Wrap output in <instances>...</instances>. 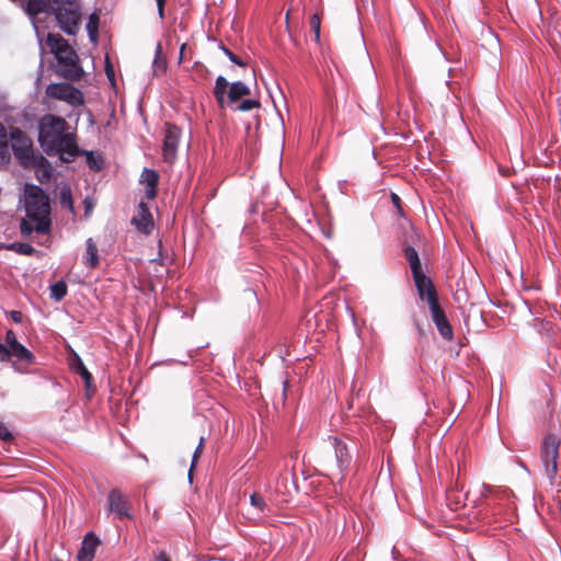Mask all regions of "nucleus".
<instances>
[{"instance_id":"21","label":"nucleus","mask_w":561,"mask_h":561,"mask_svg":"<svg viewBox=\"0 0 561 561\" xmlns=\"http://www.w3.org/2000/svg\"><path fill=\"white\" fill-rule=\"evenodd\" d=\"M69 92L65 94L61 101L66 102L72 107H79L84 104V96L83 93L72 84L70 85V89H68Z\"/></svg>"},{"instance_id":"9","label":"nucleus","mask_w":561,"mask_h":561,"mask_svg":"<svg viewBox=\"0 0 561 561\" xmlns=\"http://www.w3.org/2000/svg\"><path fill=\"white\" fill-rule=\"evenodd\" d=\"M560 443L561 442L557 435L548 434L541 445V462L550 481L554 479L558 472Z\"/></svg>"},{"instance_id":"29","label":"nucleus","mask_w":561,"mask_h":561,"mask_svg":"<svg viewBox=\"0 0 561 561\" xmlns=\"http://www.w3.org/2000/svg\"><path fill=\"white\" fill-rule=\"evenodd\" d=\"M204 442H205L204 437H201L199 438V443H198V445L196 446V448H195V450L193 453L191 466H190L188 473H187V478H188L190 483H192L193 469H194V467H195L199 456L203 453Z\"/></svg>"},{"instance_id":"10","label":"nucleus","mask_w":561,"mask_h":561,"mask_svg":"<svg viewBox=\"0 0 561 561\" xmlns=\"http://www.w3.org/2000/svg\"><path fill=\"white\" fill-rule=\"evenodd\" d=\"M107 502L108 511L115 516V518L123 520L126 518L131 519L134 517L130 513L126 499L118 489H113L108 492Z\"/></svg>"},{"instance_id":"49","label":"nucleus","mask_w":561,"mask_h":561,"mask_svg":"<svg viewBox=\"0 0 561 561\" xmlns=\"http://www.w3.org/2000/svg\"><path fill=\"white\" fill-rule=\"evenodd\" d=\"M34 27H35V31H36L37 36L39 37V34H38V27H37L36 25H35Z\"/></svg>"},{"instance_id":"22","label":"nucleus","mask_w":561,"mask_h":561,"mask_svg":"<svg viewBox=\"0 0 561 561\" xmlns=\"http://www.w3.org/2000/svg\"><path fill=\"white\" fill-rule=\"evenodd\" d=\"M79 154L85 156V161L89 168L93 171H101L104 165L103 158L100 153H95L93 151L79 150Z\"/></svg>"},{"instance_id":"36","label":"nucleus","mask_w":561,"mask_h":561,"mask_svg":"<svg viewBox=\"0 0 561 561\" xmlns=\"http://www.w3.org/2000/svg\"><path fill=\"white\" fill-rule=\"evenodd\" d=\"M10 162L9 145L0 144V168Z\"/></svg>"},{"instance_id":"32","label":"nucleus","mask_w":561,"mask_h":561,"mask_svg":"<svg viewBox=\"0 0 561 561\" xmlns=\"http://www.w3.org/2000/svg\"><path fill=\"white\" fill-rule=\"evenodd\" d=\"M219 49L228 57V59L239 67H244L247 64L236 54H233L227 46L224 44L219 45Z\"/></svg>"},{"instance_id":"14","label":"nucleus","mask_w":561,"mask_h":561,"mask_svg":"<svg viewBox=\"0 0 561 561\" xmlns=\"http://www.w3.org/2000/svg\"><path fill=\"white\" fill-rule=\"evenodd\" d=\"M140 183L146 185V197L153 199L157 196V186L159 183V174L152 169L145 168L140 175Z\"/></svg>"},{"instance_id":"48","label":"nucleus","mask_w":561,"mask_h":561,"mask_svg":"<svg viewBox=\"0 0 561 561\" xmlns=\"http://www.w3.org/2000/svg\"><path fill=\"white\" fill-rule=\"evenodd\" d=\"M156 561H171L170 558L167 556L165 552L161 551L156 557Z\"/></svg>"},{"instance_id":"30","label":"nucleus","mask_w":561,"mask_h":561,"mask_svg":"<svg viewBox=\"0 0 561 561\" xmlns=\"http://www.w3.org/2000/svg\"><path fill=\"white\" fill-rule=\"evenodd\" d=\"M250 504L254 507L259 513H263L266 508V503L264 497L259 493H252L250 495Z\"/></svg>"},{"instance_id":"25","label":"nucleus","mask_w":561,"mask_h":561,"mask_svg":"<svg viewBox=\"0 0 561 561\" xmlns=\"http://www.w3.org/2000/svg\"><path fill=\"white\" fill-rule=\"evenodd\" d=\"M36 222L34 230L38 233L47 234L50 232L51 221L49 214L39 215L36 219H32Z\"/></svg>"},{"instance_id":"1","label":"nucleus","mask_w":561,"mask_h":561,"mask_svg":"<svg viewBox=\"0 0 561 561\" xmlns=\"http://www.w3.org/2000/svg\"><path fill=\"white\" fill-rule=\"evenodd\" d=\"M66 127L65 118L45 115L38 125V142L47 156L58 154L61 161L72 162L79 156V148Z\"/></svg>"},{"instance_id":"26","label":"nucleus","mask_w":561,"mask_h":561,"mask_svg":"<svg viewBox=\"0 0 561 561\" xmlns=\"http://www.w3.org/2000/svg\"><path fill=\"white\" fill-rule=\"evenodd\" d=\"M67 295V284L58 280L50 286V298L55 301L62 300Z\"/></svg>"},{"instance_id":"13","label":"nucleus","mask_w":561,"mask_h":561,"mask_svg":"<svg viewBox=\"0 0 561 561\" xmlns=\"http://www.w3.org/2000/svg\"><path fill=\"white\" fill-rule=\"evenodd\" d=\"M100 545L99 537L93 533L89 531L81 542V548L78 551V561H92L95 554V549Z\"/></svg>"},{"instance_id":"2","label":"nucleus","mask_w":561,"mask_h":561,"mask_svg":"<svg viewBox=\"0 0 561 561\" xmlns=\"http://www.w3.org/2000/svg\"><path fill=\"white\" fill-rule=\"evenodd\" d=\"M26 13L35 16L38 13H54L59 28L67 35H76L81 22L78 0H27Z\"/></svg>"},{"instance_id":"18","label":"nucleus","mask_w":561,"mask_h":561,"mask_svg":"<svg viewBox=\"0 0 561 561\" xmlns=\"http://www.w3.org/2000/svg\"><path fill=\"white\" fill-rule=\"evenodd\" d=\"M11 356L27 364L35 363L34 354L20 342L11 347Z\"/></svg>"},{"instance_id":"33","label":"nucleus","mask_w":561,"mask_h":561,"mask_svg":"<svg viewBox=\"0 0 561 561\" xmlns=\"http://www.w3.org/2000/svg\"><path fill=\"white\" fill-rule=\"evenodd\" d=\"M310 28L314 34V41L318 43L320 41V27H321V20L320 16L314 13L310 16Z\"/></svg>"},{"instance_id":"3","label":"nucleus","mask_w":561,"mask_h":561,"mask_svg":"<svg viewBox=\"0 0 561 561\" xmlns=\"http://www.w3.org/2000/svg\"><path fill=\"white\" fill-rule=\"evenodd\" d=\"M46 45L54 55L57 66L56 73L69 81H78L83 76V69L79 64L76 50L58 33H48Z\"/></svg>"},{"instance_id":"15","label":"nucleus","mask_w":561,"mask_h":561,"mask_svg":"<svg viewBox=\"0 0 561 561\" xmlns=\"http://www.w3.org/2000/svg\"><path fill=\"white\" fill-rule=\"evenodd\" d=\"M82 263L89 268H95L100 263L98 245L92 238L85 240V255Z\"/></svg>"},{"instance_id":"37","label":"nucleus","mask_w":561,"mask_h":561,"mask_svg":"<svg viewBox=\"0 0 561 561\" xmlns=\"http://www.w3.org/2000/svg\"><path fill=\"white\" fill-rule=\"evenodd\" d=\"M11 359V347L0 342V362H9Z\"/></svg>"},{"instance_id":"16","label":"nucleus","mask_w":561,"mask_h":561,"mask_svg":"<svg viewBox=\"0 0 561 561\" xmlns=\"http://www.w3.org/2000/svg\"><path fill=\"white\" fill-rule=\"evenodd\" d=\"M251 93L250 88L242 81H234L230 84L228 90L229 106H233L241 98Z\"/></svg>"},{"instance_id":"46","label":"nucleus","mask_w":561,"mask_h":561,"mask_svg":"<svg viewBox=\"0 0 561 561\" xmlns=\"http://www.w3.org/2000/svg\"><path fill=\"white\" fill-rule=\"evenodd\" d=\"M391 201H392V203H393V205L396 207L401 209V205H400L401 204V198L397 194H394V193L391 194Z\"/></svg>"},{"instance_id":"5","label":"nucleus","mask_w":561,"mask_h":561,"mask_svg":"<svg viewBox=\"0 0 561 561\" xmlns=\"http://www.w3.org/2000/svg\"><path fill=\"white\" fill-rule=\"evenodd\" d=\"M11 140V150L23 168H30L31 164H45L47 159L33 149V141L27 134L19 127H13L9 134Z\"/></svg>"},{"instance_id":"24","label":"nucleus","mask_w":561,"mask_h":561,"mask_svg":"<svg viewBox=\"0 0 561 561\" xmlns=\"http://www.w3.org/2000/svg\"><path fill=\"white\" fill-rule=\"evenodd\" d=\"M59 203L61 208L67 209L70 213H75L71 188L67 184L60 187Z\"/></svg>"},{"instance_id":"27","label":"nucleus","mask_w":561,"mask_h":561,"mask_svg":"<svg viewBox=\"0 0 561 561\" xmlns=\"http://www.w3.org/2000/svg\"><path fill=\"white\" fill-rule=\"evenodd\" d=\"M30 168L36 169V176L37 179L43 183L45 181H48L51 178V168L50 163L47 160V163L45 164H31Z\"/></svg>"},{"instance_id":"20","label":"nucleus","mask_w":561,"mask_h":561,"mask_svg":"<svg viewBox=\"0 0 561 561\" xmlns=\"http://www.w3.org/2000/svg\"><path fill=\"white\" fill-rule=\"evenodd\" d=\"M99 23H100V15L96 11H94L89 15V19H88V22L85 25L89 39L94 44L98 42Z\"/></svg>"},{"instance_id":"8","label":"nucleus","mask_w":561,"mask_h":561,"mask_svg":"<svg viewBox=\"0 0 561 561\" xmlns=\"http://www.w3.org/2000/svg\"><path fill=\"white\" fill-rule=\"evenodd\" d=\"M403 254L410 264L412 276H413V279L415 283V287L417 289L419 297L421 300H424L425 290L433 288L434 287L433 283L431 280V278H428L424 274V272L422 270L421 260L419 257V253L414 247L405 245L403 248Z\"/></svg>"},{"instance_id":"41","label":"nucleus","mask_w":561,"mask_h":561,"mask_svg":"<svg viewBox=\"0 0 561 561\" xmlns=\"http://www.w3.org/2000/svg\"><path fill=\"white\" fill-rule=\"evenodd\" d=\"M160 54H161V45L158 44L157 50H156V58L153 60V65L158 66V67H161L164 70L165 67H167V64H165L164 59H159Z\"/></svg>"},{"instance_id":"28","label":"nucleus","mask_w":561,"mask_h":561,"mask_svg":"<svg viewBox=\"0 0 561 561\" xmlns=\"http://www.w3.org/2000/svg\"><path fill=\"white\" fill-rule=\"evenodd\" d=\"M260 106H261L260 101L245 99V100L241 101L239 104L231 106L230 108L232 111L249 112L253 108H259Z\"/></svg>"},{"instance_id":"7","label":"nucleus","mask_w":561,"mask_h":561,"mask_svg":"<svg viewBox=\"0 0 561 561\" xmlns=\"http://www.w3.org/2000/svg\"><path fill=\"white\" fill-rule=\"evenodd\" d=\"M424 299L428 304L432 320L436 325L439 334L443 339L451 341L454 337V331L444 309L439 305L437 293L434 287L425 290Z\"/></svg>"},{"instance_id":"47","label":"nucleus","mask_w":561,"mask_h":561,"mask_svg":"<svg viewBox=\"0 0 561 561\" xmlns=\"http://www.w3.org/2000/svg\"><path fill=\"white\" fill-rule=\"evenodd\" d=\"M283 385V391H282V401L283 403H285V400H286V393H287V388H288V380H284L282 382Z\"/></svg>"},{"instance_id":"23","label":"nucleus","mask_w":561,"mask_h":561,"mask_svg":"<svg viewBox=\"0 0 561 561\" xmlns=\"http://www.w3.org/2000/svg\"><path fill=\"white\" fill-rule=\"evenodd\" d=\"M75 370L83 379L87 392L89 393L90 390H92V392H94L95 388L91 387L92 386V379H93L92 375L87 369V367L84 366L83 362L81 360V358L78 355H77V366L75 367Z\"/></svg>"},{"instance_id":"6","label":"nucleus","mask_w":561,"mask_h":561,"mask_svg":"<svg viewBox=\"0 0 561 561\" xmlns=\"http://www.w3.org/2000/svg\"><path fill=\"white\" fill-rule=\"evenodd\" d=\"M24 208L30 219L49 214L48 196L43 188L36 184H26L24 187Z\"/></svg>"},{"instance_id":"42","label":"nucleus","mask_w":561,"mask_h":561,"mask_svg":"<svg viewBox=\"0 0 561 561\" xmlns=\"http://www.w3.org/2000/svg\"><path fill=\"white\" fill-rule=\"evenodd\" d=\"M165 1H167V0H156V2H157L158 15H159L160 20H163V19H164V5H165Z\"/></svg>"},{"instance_id":"19","label":"nucleus","mask_w":561,"mask_h":561,"mask_svg":"<svg viewBox=\"0 0 561 561\" xmlns=\"http://www.w3.org/2000/svg\"><path fill=\"white\" fill-rule=\"evenodd\" d=\"M0 249H5L9 251H13L15 253L22 255H34L37 253V250L26 242H12L8 244H0Z\"/></svg>"},{"instance_id":"12","label":"nucleus","mask_w":561,"mask_h":561,"mask_svg":"<svg viewBox=\"0 0 561 561\" xmlns=\"http://www.w3.org/2000/svg\"><path fill=\"white\" fill-rule=\"evenodd\" d=\"M130 222H131V225H134L136 227V229L139 232L147 234V236L151 233L154 222H153L152 215L149 210V207L147 206V204L145 202L141 201L139 203L138 215L136 217H133Z\"/></svg>"},{"instance_id":"4","label":"nucleus","mask_w":561,"mask_h":561,"mask_svg":"<svg viewBox=\"0 0 561 561\" xmlns=\"http://www.w3.org/2000/svg\"><path fill=\"white\" fill-rule=\"evenodd\" d=\"M328 443L330 451L333 453L334 460L331 457H323L319 460L324 474L331 479L337 478L342 482L350 470L353 457L347 444L337 436H329Z\"/></svg>"},{"instance_id":"38","label":"nucleus","mask_w":561,"mask_h":561,"mask_svg":"<svg viewBox=\"0 0 561 561\" xmlns=\"http://www.w3.org/2000/svg\"><path fill=\"white\" fill-rule=\"evenodd\" d=\"M20 231L23 237H28L34 231V227L26 219H22Z\"/></svg>"},{"instance_id":"43","label":"nucleus","mask_w":561,"mask_h":561,"mask_svg":"<svg viewBox=\"0 0 561 561\" xmlns=\"http://www.w3.org/2000/svg\"><path fill=\"white\" fill-rule=\"evenodd\" d=\"M10 318L15 323H21L23 321V313L21 311H19V310H12L10 312Z\"/></svg>"},{"instance_id":"40","label":"nucleus","mask_w":561,"mask_h":561,"mask_svg":"<svg viewBox=\"0 0 561 561\" xmlns=\"http://www.w3.org/2000/svg\"><path fill=\"white\" fill-rule=\"evenodd\" d=\"M18 339H16V335L15 333L13 332V330H8L5 332V345L9 346V347H12L13 345H15L18 343Z\"/></svg>"},{"instance_id":"11","label":"nucleus","mask_w":561,"mask_h":561,"mask_svg":"<svg viewBox=\"0 0 561 561\" xmlns=\"http://www.w3.org/2000/svg\"><path fill=\"white\" fill-rule=\"evenodd\" d=\"M181 130L173 125H168L164 134L162 154L167 162H173L179 147Z\"/></svg>"},{"instance_id":"50","label":"nucleus","mask_w":561,"mask_h":561,"mask_svg":"<svg viewBox=\"0 0 561 561\" xmlns=\"http://www.w3.org/2000/svg\"><path fill=\"white\" fill-rule=\"evenodd\" d=\"M53 561H61V560H59V559H55V560H53Z\"/></svg>"},{"instance_id":"39","label":"nucleus","mask_w":561,"mask_h":561,"mask_svg":"<svg viewBox=\"0 0 561 561\" xmlns=\"http://www.w3.org/2000/svg\"><path fill=\"white\" fill-rule=\"evenodd\" d=\"M216 102L220 108L229 106L228 93H214Z\"/></svg>"},{"instance_id":"34","label":"nucleus","mask_w":561,"mask_h":561,"mask_svg":"<svg viewBox=\"0 0 561 561\" xmlns=\"http://www.w3.org/2000/svg\"><path fill=\"white\" fill-rule=\"evenodd\" d=\"M228 87H230L228 80L224 76H218L215 81L213 93H228Z\"/></svg>"},{"instance_id":"17","label":"nucleus","mask_w":561,"mask_h":561,"mask_svg":"<svg viewBox=\"0 0 561 561\" xmlns=\"http://www.w3.org/2000/svg\"><path fill=\"white\" fill-rule=\"evenodd\" d=\"M70 85L68 82L50 83L46 87L45 93L50 99L61 101L65 94L69 92Z\"/></svg>"},{"instance_id":"45","label":"nucleus","mask_w":561,"mask_h":561,"mask_svg":"<svg viewBox=\"0 0 561 561\" xmlns=\"http://www.w3.org/2000/svg\"><path fill=\"white\" fill-rule=\"evenodd\" d=\"M105 71H106V75H107L108 79L111 80V82L114 83V81H115L114 71H113V68L107 58H106Z\"/></svg>"},{"instance_id":"44","label":"nucleus","mask_w":561,"mask_h":561,"mask_svg":"<svg viewBox=\"0 0 561 561\" xmlns=\"http://www.w3.org/2000/svg\"><path fill=\"white\" fill-rule=\"evenodd\" d=\"M0 144H8V133L4 125L0 122Z\"/></svg>"},{"instance_id":"31","label":"nucleus","mask_w":561,"mask_h":561,"mask_svg":"<svg viewBox=\"0 0 561 561\" xmlns=\"http://www.w3.org/2000/svg\"><path fill=\"white\" fill-rule=\"evenodd\" d=\"M152 262L161 266H169L173 263V259L168 253H164L161 242L159 243L158 257L153 259Z\"/></svg>"},{"instance_id":"35","label":"nucleus","mask_w":561,"mask_h":561,"mask_svg":"<svg viewBox=\"0 0 561 561\" xmlns=\"http://www.w3.org/2000/svg\"><path fill=\"white\" fill-rule=\"evenodd\" d=\"M0 439L5 443H11L14 440V436L10 428L0 421Z\"/></svg>"}]
</instances>
